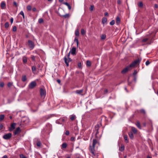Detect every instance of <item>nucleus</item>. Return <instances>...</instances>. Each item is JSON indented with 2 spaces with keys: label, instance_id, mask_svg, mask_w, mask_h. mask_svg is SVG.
Here are the masks:
<instances>
[{
  "label": "nucleus",
  "instance_id": "nucleus-51",
  "mask_svg": "<svg viewBox=\"0 0 158 158\" xmlns=\"http://www.w3.org/2000/svg\"><path fill=\"white\" fill-rule=\"evenodd\" d=\"M17 30V27H16L15 26H14L13 28V29H12V30L13 31H16Z\"/></svg>",
  "mask_w": 158,
  "mask_h": 158
},
{
  "label": "nucleus",
  "instance_id": "nucleus-20",
  "mask_svg": "<svg viewBox=\"0 0 158 158\" xmlns=\"http://www.w3.org/2000/svg\"><path fill=\"white\" fill-rule=\"evenodd\" d=\"M23 61V63H26L27 62V58L26 56H24L22 58Z\"/></svg>",
  "mask_w": 158,
  "mask_h": 158
},
{
  "label": "nucleus",
  "instance_id": "nucleus-16",
  "mask_svg": "<svg viewBox=\"0 0 158 158\" xmlns=\"http://www.w3.org/2000/svg\"><path fill=\"white\" fill-rule=\"evenodd\" d=\"M16 123H14L10 125V131L14 129L15 128Z\"/></svg>",
  "mask_w": 158,
  "mask_h": 158
},
{
  "label": "nucleus",
  "instance_id": "nucleus-42",
  "mask_svg": "<svg viewBox=\"0 0 158 158\" xmlns=\"http://www.w3.org/2000/svg\"><path fill=\"white\" fill-rule=\"evenodd\" d=\"M27 9L28 11L31 10V6L30 5H28L27 6Z\"/></svg>",
  "mask_w": 158,
  "mask_h": 158
},
{
  "label": "nucleus",
  "instance_id": "nucleus-46",
  "mask_svg": "<svg viewBox=\"0 0 158 158\" xmlns=\"http://www.w3.org/2000/svg\"><path fill=\"white\" fill-rule=\"evenodd\" d=\"M32 71L33 72L35 71L36 68L35 66H32L31 68Z\"/></svg>",
  "mask_w": 158,
  "mask_h": 158
},
{
  "label": "nucleus",
  "instance_id": "nucleus-36",
  "mask_svg": "<svg viewBox=\"0 0 158 158\" xmlns=\"http://www.w3.org/2000/svg\"><path fill=\"white\" fill-rule=\"evenodd\" d=\"M9 26V23L7 22H6L5 24V27L6 28H8Z\"/></svg>",
  "mask_w": 158,
  "mask_h": 158
},
{
  "label": "nucleus",
  "instance_id": "nucleus-2",
  "mask_svg": "<svg viewBox=\"0 0 158 158\" xmlns=\"http://www.w3.org/2000/svg\"><path fill=\"white\" fill-rule=\"evenodd\" d=\"M96 144H99L98 141L96 139H94L92 143H90L89 146V151L94 156L96 155L95 153V146Z\"/></svg>",
  "mask_w": 158,
  "mask_h": 158
},
{
  "label": "nucleus",
  "instance_id": "nucleus-39",
  "mask_svg": "<svg viewBox=\"0 0 158 158\" xmlns=\"http://www.w3.org/2000/svg\"><path fill=\"white\" fill-rule=\"evenodd\" d=\"M74 41L76 42L77 44V47L78 46L79 44L78 40L76 38H75L74 39Z\"/></svg>",
  "mask_w": 158,
  "mask_h": 158
},
{
  "label": "nucleus",
  "instance_id": "nucleus-24",
  "mask_svg": "<svg viewBox=\"0 0 158 158\" xmlns=\"http://www.w3.org/2000/svg\"><path fill=\"white\" fill-rule=\"evenodd\" d=\"M67 118L65 117H64L63 118H60V120L61 122L62 123V122H63L64 121L65 119H67Z\"/></svg>",
  "mask_w": 158,
  "mask_h": 158
},
{
  "label": "nucleus",
  "instance_id": "nucleus-30",
  "mask_svg": "<svg viewBox=\"0 0 158 158\" xmlns=\"http://www.w3.org/2000/svg\"><path fill=\"white\" fill-rule=\"evenodd\" d=\"M107 21V19L106 18H103L102 19V22L103 24H104Z\"/></svg>",
  "mask_w": 158,
  "mask_h": 158
},
{
  "label": "nucleus",
  "instance_id": "nucleus-37",
  "mask_svg": "<svg viewBox=\"0 0 158 158\" xmlns=\"http://www.w3.org/2000/svg\"><path fill=\"white\" fill-rule=\"evenodd\" d=\"M19 15H22L23 17V18L24 19L25 18V15L24 14V12L23 11H21L20 12V13H19Z\"/></svg>",
  "mask_w": 158,
  "mask_h": 158
},
{
  "label": "nucleus",
  "instance_id": "nucleus-5",
  "mask_svg": "<svg viewBox=\"0 0 158 158\" xmlns=\"http://www.w3.org/2000/svg\"><path fill=\"white\" fill-rule=\"evenodd\" d=\"M141 61V60H140L139 59H138L132 62L129 65V67H130V68L134 67L136 64H139L140 63Z\"/></svg>",
  "mask_w": 158,
  "mask_h": 158
},
{
  "label": "nucleus",
  "instance_id": "nucleus-50",
  "mask_svg": "<svg viewBox=\"0 0 158 158\" xmlns=\"http://www.w3.org/2000/svg\"><path fill=\"white\" fill-rule=\"evenodd\" d=\"M4 84L3 82H0V87H2L4 86Z\"/></svg>",
  "mask_w": 158,
  "mask_h": 158
},
{
  "label": "nucleus",
  "instance_id": "nucleus-38",
  "mask_svg": "<svg viewBox=\"0 0 158 158\" xmlns=\"http://www.w3.org/2000/svg\"><path fill=\"white\" fill-rule=\"evenodd\" d=\"M4 115L3 114L0 115V121H2L4 118Z\"/></svg>",
  "mask_w": 158,
  "mask_h": 158
},
{
  "label": "nucleus",
  "instance_id": "nucleus-54",
  "mask_svg": "<svg viewBox=\"0 0 158 158\" xmlns=\"http://www.w3.org/2000/svg\"><path fill=\"white\" fill-rule=\"evenodd\" d=\"M150 64V62L148 60H147L145 63V64L146 66H148Z\"/></svg>",
  "mask_w": 158,
  "mask_h": 158
},
{
  "label": "nucleus",
  "instance_id": "nucleus-23",
  "mask_svg": "<svg viewBox=\"0 0 158 158\" xmlns=\"http://www.w3.org/2000/svg\"><path fill=\"white\" fill-rule=\"evenodd\" d=\"M124 138L127 143H128L129 142V140L128 138V137L127 135H125L124 136Z\"/></svg>",
  "mask_w": 158,
  "mask_h": 158
},
{
  "label": "nucleus",
  "instance_id": "nucleus-32",
  "mask_svg": "<svg viewBox=\"0 0 158 158\" xmlns=\"http://www.w3.org/2000/svg\"><path fill=\"white\" fill-rule=\"evenodd\" d=\"M27 80V78L26 76L23 75L22 76V80L23 81H25Z\"/></svg>",
  "mask_w": 158,
  "mask_h": 158
},
{
  "label": "nucleus",
  "instance_id": "nucleus-58",
  "mask_svg": "<svg viewBox=\"0 0 158 158\" xmlns=\"http://www.w3.org/2000/svg\"><path fill=\"white\" fill-rule=\"evenodd\" d=\"M129 77H128V80H127L128 81V84L129 85H131V82L129 81Z\"/></svg>",
  "mask_w": 158,
  "mask_h": 158
},
{
  "label": "nucleus",
  "instance_id": "nucleus-7",
  "mask_svg": "<svg viewBox=\"0 0 158 158\" xmlns=\"http://www.w3.org/2000/svg\"><path fill=\"white\" fill-rule=\"evenodd\" d=\"M36 85V83L35 81H33L31 82L28 85L29 89H32L34 88Z\"/></svg>",
  "mask_w": 158,
  "mask_h": 158
},
{
  "label": "nucleus",
  "instance_id": "nucleus-6",
  "mask_svg": "<svg viewBox=\"0 0 158 158\" xmlns=\"http://www.w3.org/2000/svg\"><path fill=\"white\" fill-rule=\"evenodd\" d=\"M40 93L41 97H45L46 94L45 89L44 88H41L40 89Z\"/></svg>",
  "mask_w": 158,
  "mask_h": 158
},
{
  "label": "nucleus",
  "instance_id": "nucleus-11",
  "mask_svg": "<svg viewBox=\"0 0 158 158\" xmlns=\"http://www.w3.org/2000/svg\"><path fill=\"white\" fill-rule=\"evenodd\" d=\"M76 48L75 47L72 48L70 50L69 52L71 53V54L73 55H75L76 54Z\"/></svg>",
  "mask_w": 158,
  "mask_h": 158
},
{
  "label": "nucleus",
  "instance_id": "nucleus-60",
  "mask_svg": "<svg viewBox=\"0 0 158 158\" xmlns=\"http://www.w3.org/2000/svg\"><path fill=\"white\" fill-rule=\"evenodd\" d=\"M3 127V125L1 124L0 125V130H1L2 129Z\"/></svg>",
  "mask_w": 158,
  "mask_h": 158
},
{
  "label": "nucleus",
  "instance_id": "nucleus-18",
  "mask_svg": "<svg viewBox=\"0 0 158 158\" xmlns=\"http://www.w3.org/2000/svg\"><path fill=\"white\" fill-rule=\"evenodd\" d=\"M83 89L77 90L75 91V92L78 94H81L83 92Z\"/></svg>",
  "mask_w": 158,
  "mask_h": 158
},
{
  "label": "nucleus",
  "instance_id": "nucleus-53",
  "mask_svg": "<svg viewBox=\"0 0 158 158\" xmlns=\"http://www.w3.org/2000/svg\"><path fill=\"white\" fill-rule=\"evenodd\" d=\"M20 158H27L26 156H25L23 154H21L20 155Z\"/></svg>",
  "mask_w": 158,
  "mask_h": 158
},
{
  "label": "nucleus",
  "instance_id": "nucleus-9",
  "mask_svg": "<svg viewBox=\"0 0 158 158\" xmlns=\"http://www.w3.org/2000/svg\"><path fill=\"white\" fill-rule=\"evenodd\" d=\"M64 60L67 66H68L69 65V62L72 61V60L70 58H68V60H67V57L65 56L64 57Z\"/></svg>",
  "mask_w": 158,
  "mask_h": 158
},
{
  "label": "nucleus",
  "instance_id": "nucleus-61",
  "mask_svg": "<svg viewBox=\"0 0 158 158\" xmlns=\"http://www.w3.org/2000/svg\"><path fill=\"white\" fill-rule=\"evenodd\" d=\"M108 92V90L107 89H105L104 91V94H106Z\"/></svg>",
  "mask_w": 158,
  "mask_h": 158
},
{
  "label": "nucleus",
  "instance_id": "nucleus-40",
  "mask_svg": "<svg viewBox=\"0 0 158 158\" xmlns=\"http://www.w3.org/2000/svg\"><path fill=\"white\" fill-rule=\"evenodd\" d=\"M94 5H91L89 7V10L91 11H92L94 9Z\"/></svg>",
  "mask_w": 158,
  "mask_h": 158
},
{
  "label": "nucleus",
  "instance_id": "nucleus-26",
  "mask_svg": "<svg viewBox=\"0 0 158 158\" xmlns=\"http://www.w3.org/2000/svg\"><path fill=\"white\" fill-rule=\"evenodd\" d=\"M6 57L7 58V60L6 62L7 63H8L9 61V56L8 52H7L6 53Z\"/></svg>",
  "mask_w": 158,
  "mask_h": 158
},
{
  "label": "nucleus",
  "instance_id": "nucleus-64",
  "mask_svg": "<svg viewBox=\"0 0 158 158\" xmlns=\"http://www.w3.org/2000/svg\"><path fill=\"white\" fill-rule=\"evenodd\" d=\"M32 10L34 12L36 10V9L35 7H34L32 9Z\"/></svg>",
  "mask_w": 158,
  "mask_h": 158
},
{
  "label": "nucleus",
  "instance_id": "nucleus-3",
  "mask_svg": "<svg viewBox=\"0 0 158 158\" xmlns=\"http://www.w3.org/2000/svg\"><path fill=\"white\" fill-rule=\"evenodd\" d=\"M101 119L99 121L97 124L95 126V129L94 131V132L95 133L96 138H99L100 137V135H98L99 133L98 130L100 127L102 126Z\"/></svg>",
  "mask_w": 158,
  "mask_h": 158
},
{
  "label": "nucleus",
  "instance_id": "nucleus-12",
  "mask_svg": "<svg viewBox=\"0 0 158 158\" xmlns=\"http://www.w3.org/2000/svg\"><path fill=\"white\" fill-rule=\"evenodd\" d=\"M20 131V129L19 127H17L16 129L15 130L14 132V134L16 135L19 133Z\"/></svg>",
  "mask_w": 158,
  "mask_h": 158
},
{
  "label": "nucleus",
  "instance_id": "nucleus-44",
  "mask_svg": "<svg viewBox=\"0 0 158 158\" xmlns=\"http://www.w3.org/2000/svg\"><path fill=\"white\" fill-rule=\"evenodd\" d=\"M44 21L43 19L42 18H40L38 20V22L39 23H41Z\"/></svg>",
  "mask_w": 158,
  "mask_h": 158
},
{
  "label": "nucleus",
  "instance_id": "nucleus-48",
  "mask_svg": "<svg viewBox=\"0 0 158 158\" xmlns=\"http://www.w3.org/2000/svg\"><path fill=\"white\" fill-rule=\"evenodd\" d=\"M56 123L58 124H62V123L61 122L60 120V119L56 120Z\"/></svg>",
  "mask_w": 158,
  "mask_h": 158
},
{
  "label": "nucleus",
  "instance_id": "nucleus-45",
  "mask_svg": "<svg viewBox=\"0 0 158 158\" xmlns=\"http://www.w3.org/2000/svg\"><path fill=\"white\" fill-rule=\"evenodd\" d=\"M114 23H115V21L114 20L111 21L110 23V24L111 25H113L114 24Z\"/></svg>",
  "mask_w": 158,
  "mask_h": 158
},
{
  "label": "nucleus",
  "instance_id": "nucleus-17",
  "mask_svg": "<svg viewBox=\"0 0 158 158\" xmlns=\"http://www.w3.org/2000/svg\"><path fill=\"white\" fill-rule=\"evenodd\" d=\"M6 6V3L4 2H2L1 3V7L2 9H4Z\"/></svg>",
  "mask_w": 158,
  "mask_h": 158
},
{
  "label": "nucleus",
  "instance_id": "nucleus-27",
  "mask_svg": "<svg viewBox=\"0 0 158 158\" xmlns=\"http://www.w3.org/2000/svg\"><path fill=\"white\" fill-rule=\"evenodd\" d=\"M131 129L132 131L134 133L136 134L137 133V130L135 127H132L131 128Z\"/></svg>",
  "mask_w": 158,
  "mask_h": 158
},
{
  "label": "nucleus",
  "instance_id": "nucleus-19",
  "mask_svg": "<svg viewBox=\"0 0 158 158\" xmlns=\"http://www.w3.org/2000/svg\"><path fill=\"white\" fill-rule=\"evenodd\" d=\"M125 149V147L124 145L123 144H122L120 148H119V151L121 152H123Z\"/></svg>",
  "mask_w": 158,
  "mask_h": 158
},
{
  "label": "nucleus",
  "instance_id": "nucleus-35",
  "mask_svg": "<svg viewBox=\"0 0 158 158\" xmlns=\"http://www.w3.org/2000/svg\"><path fill=\"white\" fill-rule=\"evenodd\" d=\"M139 6L140 7H142L143 6V4L142 2H140L138 4Z\"/></svg>",
  "mask_w": 158,
  "mask_h": 158
},
{
  "label": "nucleus",
  "instance_id": "nucleus-22",
  "mask_svg": "<svg viewBox=\"0 0 158 158\" xmlns=\"http://www.w3.org/2000/svg\"><path fill=\"white\" fill-rule=\"evenodd\" d=\"M128 135L130 138L131 139H133L134 138V136L132 132H130L128 133Z\"/></svg>",
  "mask_w": 158,
  "mask_h": 158
},
{
  "label": "nucleus",
  "instance_id": "nucleus-28",
  "mask_svg": "<svg viewBox=\"0 0 158 158\" xmlns=\"http://www.w3.org/2000/svg\"><path fill=\"white\" fill-rule=\"evenodd\" d=\"M106 38V35L103 34L101 35V40H104Z\"/></svg>",
  "mask_w": 158,
  "mask_h": 158
},
{
  "label": "nucleus",
  "instance_id": "nucleus-56",
  "mask_svg": "<svg viewBox=\"0 0 158 158\" xmlns=\"http://www.w3.org/2000/svg\"><path fill=\"white\" fill-rule=\"evenodd\" d=\"M65 134L66 135H69V131H65Z\"/></svg>",
  "mask_w": 158,
  "mask_h": 158
},
{
  "label": "nucleus",
  "instance_id": "nucleus-29",
  "mask_svg": "<svg viewBox=\"0 0 158 158\" xmlns=\"http://www.w3.org/2000/svg\"><path fill=\"white\" fill-rule=\"evenodd\" d=\"M136 125V126H137V127L139 128V129H141V126L140 125V123L139 122H138V121L137 122Z\"/></svg>",
  "mask_w": 158,
  "mask_h": 158
},
{
  "label": "nucleus",
  "instance_id": "nucleus-13",
  "mask_svg": "<svg viewBox=\"0 0 158 158\" xmlns=\"http://www.w3.org/2000/svg\"><path fill=\"white\" fill-rule=\"evenodd\" d=\"M116 22L117 25H119L120 23V19L118 16H117L116 18Z\"/></svg>",
  "mask_w": 158,
  "mask_h": 158
},
{
  "label": "nucleus",
  "instance_id": "nucleus-8",
  "mask_svg": "<svg viewBox=\"0 0 158 158\" xmlns=\"http://www.w3.org/2000/svg\"><path fill=\"white\" fill-rule=\"evenodd\" d=\"M28 45L31 48V49H33L35 47V45L34 43L31 40L28 41Z\"/></svg>",
  "mask_w": 158,
  "mask_h": 158
},
{
  "label": "nucleus",
  "instance_id": "nucleus-14",
  "mask_svg": "<svg viewBox=\"0 0 158 158\" xmlns=\"http://www.w3.org/2000/svg\"><path fill=\"white\" fill-rule=\"evenodd\" d=\"M3 138L5 139H8L10 138V133L4 135Z\"/></svg>",
  "mask_w": 158,
  "mask_h": 158
},
{
  "label": "nucleus",
  "instance_id": "nucleus-33",
  "mask_svg": "<svg viewBox=\"0 0 158 158\" xmlns=\"http://www.w3.org/2000/svg\"><path fill=\"white\" fill-rule=\"evenodd\" d=\"M75 35L76 36H79V31L78 30H76L75 32Z\"/></svg>",
  "mask_w": 158,
  "mask_h": 158
},
{
  "label": "nucleus",
  "instance_id": "nucleus-47",
  "mask_svg": "<svg viewBox=\"0 0 158 158\" xmlns=\"http://www.w3.org/2000/svg\"><path fill=\"white\" fill-rule=\"evenodd\" d=\"M31 58L32 60L35 61V56L33 55L31 56Z\"/></svg>",
  "mask_w": 158,
  "mask_h": 158
},
{
  "label": "nucleus",
  "instance_id": "nucleus-25",
  "mask_svg": "<svg viewBox=\"0 0 158 158\" xmlns=\"http://www.w3.org/2000/svg\"><path fill=\"white\" fill-rule=\"evenodd\" d=\"M62 17L65 18H68L70 17V15L69 14H67L64 15H62Z\"/></svg>",
  "mask_w": 158,
  "mask_h": 158
},
{
  "label": "nucleus",
  "instance_id": "nucleus-31",
  "mask_svg": "<svg viewBox=\"0 0 158 158\" xmlns=\"http://www.w3.org/2000/svg\"><path fill=\"white\" fill-rule=\"evenodd\" d=\"M67 146V144L66 143H64L62 144L61 145V147L62 148H66Z\"/></svg>",
  "mask_w": 158,
  "mask_h": 158
},
{
  "label": "nucleus",
  "instance_id": "nucleus-52",
  "mask_svg": "<svg viewBox=\"0 0 158 158\" xmlns=\"http://www.w3.org/2000/svg\"><path fill=\"white\" fill-rule=\"evenodd\" d=\"M137 73V71L136 70H135L133 73V75L134 76H135Z\"/></svg>",
  "mask_w": 158,
  "mask_h": 158
},
{
  "label": "nucleus",
  "instance_id": "nucleus-55",
  "mask_svg": "<svg viewBox=\"0 0 158 158\" xmlns=\"http://www.w3.org/2000/svg\"><path fill=\"white\" fill-rule=\"evenodd\" d=\"M78 66L79 68H81V62L78 63Z\"/></svg>",
  "mask_w": 158,
  "mask_h": 158
},
{
  "label": "nucleus",
  "instance_id": "nucleus-41",
  "mask_svg": "<svg viewBox=\"0 0 158 158\" xmlns=\"http://www.w3.org/2000/svg\"><path fill=\"white\" fill-rule=\"evenodd\" d=\"M81 33L82 35H84L85 33V31L84 29H82L81 30Z\"/></svg>",
  "mask_w": 158,
  "mask_h": 158
},
{
  "label": "nucleus",
  "instance_id": "nucleus-1",
  "mask_svg": "<svg viewBox=\"0 0 158 158\" xmlns=\"http://www.w3.org/2000/svg\"><path fill=\"white\" fill-rule=\"evenodd\" d=\"M96 144H99L98 141L96 139H94L92 143H90L89 146V151L94 156L96 155L95 153V146Z\"/></svg>",
  "mask_w": 158,
  "mask_h": 158
},
{
  "label": "nucleus",
  "instance_id": "nucleus-43",
  "mask_svg": "<svg viewBox=\"0 0 158 158\" xmlns=\"http://www.w3.org/2000/svg\"><path fill=\"white\" fill-rule=\"evenodd\" d=\"M37 146L38 147H40L41 145V143L40 141H38L36 143Z\"/></svg>",
  "mask_w": 158,
  "mask_h": 158
},
{
  "label": "nucleus",
  "instance_id": "nucleus-63",
  "mask_svg": "<svg viewBox=\"0 0 158 158\" xmlns=\"http://www.w3.org/2000/svg\"><path fill=\"white\" fill-rule=\"evenodd\" d=\"M117 2L118 4H120L121 3L120 0H118Z\"/></svg>",
  "mask_w": 158,
  "mask_h": 158
},
{
  "label": "nucleus",
  "instance_id": "nucleus-15",
  "mask_svg": "<svg viewBox=\"0 0 158 158\" xmlns=\"http://www.w3.org/2000/svg\"><path fill=\"white\" fill-rule=\"evenodd\" d=\"M76 118V115L74 114H72L70 116V118L71 121H73Z\"/></svg>",
  "mask_w": 158,
  "mask_h": 158
},
{
  "label": "nucleus",
  "instance_id": "nucleus-62",
  "mask_svg": "<svg viewBox=\"0 0 158 158\" xmlns=\"http://www.w3.org/2000/svg\"><path fill=\"white\" fill-rule=\"evenodd\" d=\"M149 124L151 126H152V121L151 120H149Z\"/></svg>",
  "mask_w": 158,
  "mask_h": 158
},
{
  "label": "nucleus",
  "instance_id": "nucleus-59",
  "mask_svg": "<svg viewBox=\"0 0 158 158\" xmlns=\"http://www.w3.org/2000/svg\"><path fill=\"white\" fill-rule=\"evenodd\" d=\"M70 139L72 141H74L75 140V138L73 137H71L70 138Z\"/></svg>",
  "mask_w": 158,
  "mask_h": 158
},
{
  "label": "nucleus",
  "instance_id": "nucleus-57",
  "mask_svg": "<svg viewBox=\"0 0 158 158\" xmlns=\"http://www.w3.org/2000/svg\"><path fill=\"white\" fill-rule=\"evenodd\" d=\"M13 5H14V6H15L16 7H17L18 6L17 3L15 2H13Z\"/></svg>",
  "mask_w": 158,
  "mask_h": 158
},
{
  "label": "nucleus",
  "instance_id": "nucleus-10",
  "mask_svg": "<svg viewBox=\"0 0 158 158\" xmlns=\"http://www.w3.org/2000/svg\"><path fill=\"white\" fill-rule=\"evenodd\" d=\"M130 68L129 67V66H127L126 68L124 69L121 71V73L124 74L127 72L128 70Z\"/></svg>",
  "mask_w": 158,
  "mask_h": 158
},
{
  "label": "nucleus",
  "instance_id": "nucleus-4",
  "mask_svg": "<svg viewBox=\"0 0 158 158\" xmlns=\"http://www.w3.org/2000/svg\"><path fill=\"white\" fill-rule=\"evenodd\" d=\"M153 38L154 36L152 35H147V38H144L142 40V42L144 43L148 41L147 44H150L153 42Z\"/></svg>",
  "mask_w": 158,
  "mask_h": 158
},
{
  "label": "nucleus",
  "instance_id": "nucleus-21",
  "mask_svg": "<svg viewBox=\"0 0 158 158\" xmlns=\"http://www.w3.org/2000/svg\"><path fill=\"white\" fill-rule=\"evenodd\" d=\"M63 4L66 5L69 9V10H70L71 9V7L70 5L67 2H64Z\"/></svg>",
  "mask_w": 158,
  "mask_h": 158
},
{
  "label": "nucleus",
  "instance_id": "nucleus-49",
  "mask_svg": "<svg viewBox=\"0 0 158 158\" xmlns=\"http://www.w3.org/2000/svg\"><path fill=\"white\" fill-rule=\"evenodd\" d=\"M140 112L141 113H142L144 114H145V110H144L143 109H142L141 110H140Z\"/></svg>",
  "mask_w": 158,
  "mask_h": 158
},
{
  "label": "nucleus",
  "instance_id": "nucleus-34",
  "mask_svg": "<svg viewBox=\"0 0 158 158\" xmlns=\"http://www.w3.org/2000/svg\"><path fill=\"white\" fill-rule=\"evenodd\" d=\"M86 65L88 66H90L91 65V63L90 61L87 60L86 61Z\"/></svg>",
  "mask_w": 158,
  "mask_h": 158
}]
</instances>
